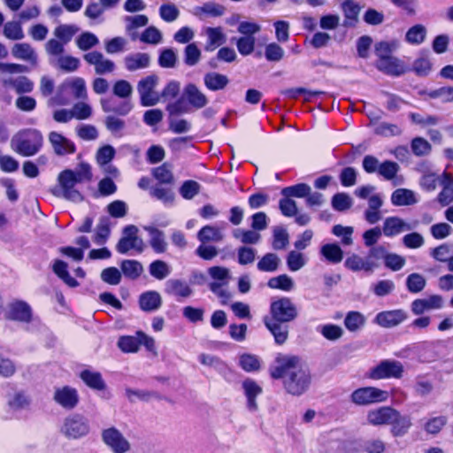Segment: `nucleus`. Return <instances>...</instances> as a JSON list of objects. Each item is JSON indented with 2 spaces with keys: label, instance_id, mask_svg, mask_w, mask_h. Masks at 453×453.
Here are the masks:
<instances>
[{
  "label": "nucleus",
  "instance_id": "1",
  "mask_svg": "<svg viewBox=\"0 0 453 453\" xmlns=\"http://www.w3.org/2000/svg\"><path fill=\"white\" fill-rule=\"evenodd\" d=\"M274 380H281L287 393L300 396L311 383V375L301 357L295 355L278 354L269 369Z\"/></svg>",
  "mask_w": 453,
  "mask_h": 453
},
{
  "label": "nucleus",
  "instance_id": "2",
  "mask_svg": "<svg viewBox=\"0 0 453 453\" xmlns=\"http://www.w3.org/2000/svg\"><path fill=\"white\" fill-rule=\"evenodd\" d=\"M11 145L18 154L23 157H32L42 150L43 135L36 128H23L12 136Z\"/></svg>",
  "mask_w": 453,
  "mask_h": 453
},
{
  "label": "nucleus",
  "instance_id": "3",
  "mask_svg": "<svg viewBox=\"0 0 453 453\" xmlns=\"http://www.w3.org/2000/svg\"><path fill=\"white\" fill-rule=\"evenodd\" d=\"M58 180L59 187L53 190L55 196L75 203L83 200V196L75 188L79 182L75 180L73 170L65 169L62 171L58 177Z\"/></svg>",
  "mask_w": 453,
  "mask_h": 453
},
{
  "label": "nucleus",
  "instance_id": "4",
  "mask_svg": "<svg viewBox=\"0 0 453 453\" xmlns=\"http://www.w3.org/2000/svg\"><path fill=\"white\" fill-rule=\"evenodd\" d=\"M269 319L281 322H291L298 317L296 305L289 297H280L273 301L270 304Z\"/></svg>",
  "mask_w": 453,
  "mask_h": 453
},
{
  "label": "nucleus",
  "instance_id": "5",
  "mask_svg": "<svg viewBox=\"0 0 453 453\" xmlns=\"http://www.w3.org/2000/svg\"><path fill=\"white\" fill-rule=\"evenodd\" d=\"M139 229L134 225L126 226L122 229V236L116 244V250L119 254H127L129 250H134L138 253L143 252L145 243L138 235Z\"/></svg>",
  "mask_w": 453,
  "mask_h": 453
},
{
  "label": "nucleus",
  "instance_id": "6",
  "mask_svg": "<svg viewBox=\"0 0 453 453\" xmlns=\"http://www.w3.org/2000/svg\"><path fill=\"white\" fill-rule=\"evenodd\" d=\"M89 430L88 418L77 413L66 417L61 428V432L69 439H79L86 436Z\"/></svg>",
  "mask_w": 453,
  "mask_h": 453
},
{
  "label": "nucleus",
  "instance_id": "7",
  "mask_svg": "<svg viewBox=\"0 0 453 453\" xmlns=\"http://www.w3.org/2000/svg\"><path fill=\"white\" fill-rule=\"evenodd\" d=\"M101 437L112 453H127L131 449V443L115 426L104 429Z\"/></svg>",
  "mask_w": 453,
  "mask_h": 453
},
{
  "label": "nucleus",
  "instance_id": "8",
  "mask_svg": "<svg viewBox=\"0 0 453 453\" xmlns=\"http://www.w3.org/2000/svg\"><path fill=\"white\" fill-rule=\"evenodd\" d=\"M158 78L156 75H150L141 80L137 85V90L142 106H154L160 101V96L154 91Z\"/></svg>",
  "mask_w": 453,
  "mask_h": 453
},
{
  "label": "nucleus",
  "instance_id": "9",
  "mask_svg": "<svg viewBox=\"0 0 453 453\" xmlns=\"http://www.w3.org/2000/svg\"><path fill=\"white\" fill-rule=\"evenodd\" d=\"M388 393L377 388L365 387L353 391L351 401L357 405H368L387 400Z\"/></svg>",
  "mask_w": 453,
  "mask_h": 453
},
{
  "label": "nucleus",
  "instance_id": "10",
  "mask_svg": "<svg viewBox=\"0 0 453 453\" xmlns=\"http://www.w3.org/2000/svg\"><path fill=\"white\" fill-rule=\"evenodd\" d=\"M403 366L399 361L384 360L370 372V378L380 380L384 378H401Z\"/></svg>",
  "mask_w": 453,
  "mask_h": 453
},
{
  "label": "nucleus",
  "instance_id": "11",
  "mask_svg": "<svg viewBox=\"0 0 453 453\" xmlns=\"http://www.w3.org/2000/svg\"><path fill=\"white\" fill-rule=\"evenodd\" d=\"M408 318L407 312L403 309L384 311L379 312L374 318V323L384 328L399 326Z\"/></svg>",
  "mask_w": 453,
  "mask_h": 453
},
{
  "label": "nucleus",
  "instance_id": "12",
  "mask_svg": "<svg viewBox=\"0 0 453 453\" xmlns=\"http://www.w3.org/2000/svg\"><path fill=\"white\" fill-rule=\"evenodd\" d=\"M374 65L379 71L390 76H400L410 71V67L400 58H377Z\"/></svg>",
  "mask_w": 453,
  "mask_h": 453
},
{
  "label": "nucleus",
  "instance_id": "13",
  "mask_svg": "<svg viewBox=\"0 0 453 453\" xmlns=\"http://www.w3.org/2000/svg\"><path fill=\"white\" fill-rule=\"evenodd\" d=\"M444 300L440 295H432L427 298L415 299L411 304V310L415 315H422L426 311L443 307Z\"/></svg>",
  "mask_w": 453,
  "mask_h": 453
},
{
  "label": "nucleus",
  "instance_id": "14",
  "mask_svg": "<svg viewBox=\"0 0 453 453\" xmlns=\"http://www.w3.org/2000/svg\"><path fill=\"white\" fill-rule=\"evenodd\" d=\"M264 324L270 333L273 335L276 344L282 345L288 338L289 326L288 322H281L268 316L264 317Z\"/></svg>",
  "mask_w": 453,
  "mask_h": 453
},
{
  "label": "nucleus",
  "instance_id": "15",
  "mask_svg": "<svg viewBox=\"0 0 453 453\" xmlns=\"http://www.w3.org/2000/svg\"><path fill=\"white\" fill-rule=\"evenodd\" d=\"M53 399L57 403L66 410L73 409L79 403L77 390L69 386L57 388Z\"/></svg>",
  "mask_w": 453,
  "mask_h": 453
},
{
  "label": "nucleus",
  "instance_id": "16",
  "mask_svg": "<svg viewBox=\"0 0 453 453\" xmlns=\"http://www.w3.org/2000/svg\"><path fill=\"white\" fill-rule=\"evenodd\" d=\"M49 142L58 156L73 154L76 151L75 144L58 132L52 131L49 134Z\"/></svg>",
  "mask_w": 453,
  "mask_h": 453
},
{
  "label": "nucleus",
  "instance_id": "17",
  "mask_svg": "<svg viewBox=\"0 0 453 453\" xmlns=\"http://www.w3.org/2000/svg\"><path fill=\"white\" fill-rule=\"evenodd\" d=\"M101 106L104 112H113L120 116L127 115L133 109L129 99L120 101L112 96L102 98Z\"/></svg>",
  "mask_w": 453,
  "mask_h": 453
},
{
  "label": "nucleus",
  "instance_id": "18",
  "mask_svg": "<svg viewBox=\"0 0 453 453\" xmlns=\"http://www.w3.org/2000/svg\"><path fill=\"white\" fill-rule=\"evenodd\" d=\"M7 318L12 320L29 323L32 320V309L25 301H15L9 305Z\"/></svg>",
  "mask_w": 453,
  "mask_h": 453
},
{
  "label": "nucleus",
  "instance_id": "19",
  "mask_svg": "<svg viewBox=\"0 0 453 453\" xmlns=\"http://www.w3.org/2000/svg\"><path fill=\"white\" fill-rule=\"evenodd\" d=\"M395 409L389 406H383L371 410L367 414V420L374 426L389 425L395 415Z\"/></svg>",
  "mask_w": 453,
  "mask_h": 453
},
{
  "label": "nucleus",
  "instance_id": "20",
  "mask_svg": "<svg viewBox=\"0 0 453 453\" xmlns=\"http://www.w3.org/2000/svg\"><path fill=\"white\" fill-rule=\"evenodd\" d=\"M411 226L399 217L392 216L384 220L382 234L387 237L395 236L404 231L411 230Z\"/></svg>",
  "mask_w": 453,
  "mask_h": 453
},
{
  "label": "nucleus",
  "instance_id": "21",
  "mask_svg": "<svg viewBox=\"0 0 453 453\" xmlns=\"http://www.w3.org/2000/svg\"><path fill=\"white\" fill-rule=\"evenodd\" d=\"M444 346L445 342L441 340L423 342L419 347V359L426 363L437 360L441 357L439 349Z\"/></svg>",
  "mask_w": 453,
  "mask_h": 453
},
{
  "label": "nucleus",
  "instance_id": "22",
  "mask_svg": "<svg viewBox=\"0 0 453 453\" xmlns=\"http://www.w3.org/2000/svg\"><path fill=\"white\" fill-rule=\"evenodd\" d=\"M165 292L170 296L188 298L192 296L193 289L183 280L169 279L165 283Z\"/></svg>",
  "mask_w": 453,
  "mask_h": 453
},
{
  "label": "nucleus",
  "instance_id": "23",
  "mask_svg": "<svg viewBox=\"0 0 453 453\" xmlns=\"http://www.w3.org/2000/svg\"><path fill=\"white\" fill-rule=\"evenodd\" d=\"M242 388L247 398V408L250 411H256L258 408L256 397L262 394V388L255 380L249 378L242 381Z\"/></svg>",
  "mask_w": 453,
  "mask_h": 453
},
{
  "label": "nucleus",
  "instance_id": "24",
  "mask_svg": "<svg viewBox=\"0 0 453 453\" xmlns=\"http://www.w3.org/2000/svg\"><path fill=\"white\" fill-rule=\"evenodd\" d=\"M144 230L148 232L150 235V246L157 254H161L167 250V242L165 240V233L152 226H145Z\"/></svg>",
  "mask_w": 453,
  "mask_h": 453
},
{
  "label": "nucleus",
  "instance_id": "25",
  "mask_svg": "<svg viewBox=\"0 0 453 453\" xmlns=\"http://www.w3.org/2000/svg\"><path fill=\"white\" fill-rule=\"evenodd\" d=\"M162 305V298L158 292L150 290L139 296V307L142 311L151 312L158 310Z\"/></svg>",
  "mask_w": 453,
  "mask_h": 453
},
{
  "label": "nucleus",
  "instance_id": "26",
  "mask_svg": "<svg viewBox=\"0 0 453 453\" xmlns=\"http://www.w3.org/2000/svg\"><path fill=\"white\" fill-rule=\"evenodd\" d=\"M204 34L207 36V42L204 45V50L207 52H211L215 50L217 48H219L226 42V35L223 33V29L221 27H206L204 29Z\"/></svg>",
  "mask_w": 453,
  "mask_h": 453
},
{
  "label": "nucleus",
  "instance_id": "27",
  "mask_svg": "<svg viewBox=\"0 0 453 453\" xmlns=\"http://www.w3.org/2000/svg\"><path fill=\"white\" fill-rule=\"evenodd\" d=\"M126 33L133 41L138 40V28L145 27L149 23V18L144 14L127 16L125 18Z\"/></svg>",
  "mask_w": 453,
  "mask_h": 453
},
{
  "label": "nucleus",
  "instance_id": "28",
  "mask_svg": "<svg viewBox=\"0 0 453 453\" xmlns=\"http://www.w3.org/2000/svg\"><path fill=\"white\" fill-rule=\"evenodd\" d=\"M342 10L345 17L342 26L345 27H354L358 20L359 4L354 0H346L342 4Z\"/></svg>",
  "mask_w": 453,
  "mask_h": 453
},
{
  "label": "nucleus",
  "instance_id": "29",
  "mask_svg": "<svg viewBox=\"0 0 453 453\" xmlns=\"http://www.w3.org/2000/svg\"><path fill=\"white\" fill-rule=\"evenodd\" d=\"M389 425L392 426L391 434L393 436L402 437L408 433L412 423L409 416H403L398 411H395V415H394Z\"/></svg>",
  "mask_w": 453,
  "mask_h": 453
},
{
  "label": "nucleus",
  "instance_id": "30",
  "mask_svg": "<svg viewBox=\"0 0 453 453\" xmlns=\"http://www.w3.org/2000/svg\"><path fill=\"white\" fill-rule=\"evenodd\" d=\"M344 265L350 271L358 272L365 271L366 273H372L374 269H376V265L372 264L367 259L362 258L360 256L357 254H352L348 257L344 262Z\"/></svg>",
  "mask_w": 453,
  "mask_h": 453
},
{
  "label": "nucleus",
  "instance_id": "31",
  "mask_svg": "<svg viewBox=\"0 0 453 453\" xmlns=\"http://www.w3.org/2000/svg\"><path fill=\"white\" fill-rule=\"evenodd\" d=\"M184 96L192 106L200 109L208 103L207 97L203 94L195 84H188L184 88Z\"/></svg>",
  "mask_w": 453,
  "mask_h": 453
},
{
  "label": "nucleus",
  "instance_id": "32",
  "mask_svg": "<svg viewBox=\"0 0 453 453\" xmlns=\"http://www.w3.org/2000/svg\"><path fill=\"white\" fill-rule=\"evenodd\" d=\"M80 378L88 388L94 390L101 391L106 388V384L99 372L86 369L81 372Z\"/></svg>",
  "mask_w": 453,
  "mask_h": 453
},
{
  "label": "nucleus",
  "instance_id": "33",
  "mask_svg": "<svg viewBox=\"0 0 453 453\" xmlns=\"http://www.w3.org/2000/svg\"><path fill=\"white\" fill-rule=\"evenodd\" d=\"M391 203L395 206H408L418 203L415 193L407 188H397L391 195Z\"/></svg>",
  "mask_w": 453,
  "mask_h": 453
},
{
  "label": "nucleus",
  "instance_id": "34",
  "mask_svg": "<svg viewBox=\"0 0 453 453\" xmlns=\"http://www.w3.org/2000/svg\"><path fill=\"white\" fill-rule=\"evenodd\" d=\"M225 12L226 8L222 4L214 2H207L202 6H196L192 13L199 18H202L203 15L210 17H220L224 15Z\"/></svg>",
  "mask_w": 453,
  "mask_h": 453
},
{
  "label": "nucleus",
  "instance_id": "35",
  "mask_svg": "<svg viewBox=\"0 0 453 453\" xmlns=\"http://www.w3.org/2000/svg\"><path fill=\"white\" fill-rule=\"evenodd\" d=\"M281 260L276 253L269 252L265 254L257 264V268L260 272L273 273L276 272Z\"/></svg>",
  "mask_w": 453,
  "mask_h": 453
},
{
  "label": "nucleus",
  "instance_id": "36",
  "mask_svg": "<svg viewBox=\"0 0 453 453\" xmlns=\"http://www.w3.org/2000/svg\"><path fill=\"white\" fill-rule=\"evenodd\" d=\"M124 276L130 280L138 279L143 272L142 265L137 260L125 259L120 265Z\"/></svg>",
  "mask_w": 453,
  "mask_h": 453
},
{
  "label": "nucleus",
  "instance_id": "37",
  "mask_svg": "<svg viewBox=\"0 0 453 453\" xmlns=\"http://www.w3.org/2000/svg\"><path fill=\"white\" fill-rule=\"evenodd\" d=\"M229 82L226 75L218 73H208L204 75V84L210 90L223 89Z\"/></svg>",
  "mask_w": 453,
  "mask_h": 453
},
{
  "label": "nucleus",
  "instance_id": "38",
  "mask_svg": "<svg viewBox=\"0 0 453 453\" xmlns=\"http://www.w3.org/2000/svg\"><path fill=\"white\" fill-rule=\"evenodd\" d=\"M320 253L332 264H338L343 258V251L336 243H326L323 245L320 249Z\"/></svg>",
  "mask_w": 453,
  "mask_h": 453
},
{
  "label": "nucleus",
  "instance_id": "39",
  "mask_svg": "<svg viewBox=\"0 0 453 453\" xmlns=\"http://www.w3.org/2000/svg\"><path fill=\"white\" fill-rule=\"evenodd\" d=\"M289 244V234L283 226H275L273 230L272 247L274 250H285Z\"/></svg>",
  "mask_w": 453,
  "mask_h": 453
},
{
  "label": "nucleus",
  "instance_id": "40",
  "mask_svg": "<svg viewBox=\"0 0 453 453\" xmlns=\"http://www.w3.org/2000/svg\"><path fill=\"white\" fill-rule=\"evenodd\" d=\"M223 234L219 228L213 226H204L197 234V238L202 243L209 242H220L223 240Z\"/></svg>",
  "mask_w": 453,
  "mask_h": 453
},
{
  "label": "nucleus",
  "instance_id": "41",
  "mask_svg": "<svg viewBox=\"0 0 453 453\" xmlns=\"http://www.w3.org/2000/svg\"><path fill=\"white\" fill-rule=\"evenodd\" d=\"M233 236L241 241L243 246L254 245L260 242L261 234L253 229L243 230L237 228L233 232Z\"/></svg>",
  "mask_w": 453,
  "mask_h": 453
},
{
  "label": "nucleus",
  "instance_id": "42",
  "mask_svg": "<svg viewBox=\"0 0 453 453\" xmlns=\"http://www.w3.org/2000/svg\"><path fill=\"white\" fill-rule=\"evenodd\" d=\"M152 175L160 184H174V176L172 173L170 165L167 163H164L160 166L154 168L152 170Z\"/></svg>",
  "mask_w": 453,
  "mask_h": 453
},
{
  "label": "nucleus",
  "instance_id": "43",
  "mask_svg": "<svg viewBox=\"0 0 453 453\" xmlns=\"http://www.w3.org/2000/svg\"><path fill=\"white\" fill-rule=\"evenodd\" d=\"M365 324V317L359 311H349L344 319V326L350 332H356Z\"/></svg>",
  "mask_w": 453,
  "mask_h": 453
},
{
  "label": "nucleus",
  "instance_id": "44",
  "mask_svg": "<svg viewBox=\"0 0 453 453\" xmlns=\"http://www.w3.org/2000/svg\"><path fill=\"white\" fill-rule=\"evenodd\" d=\"M267 286L270 288L280 289L288 292L295 288V282L288 275L280 274L277 277L271 278L267 282Z\"/></svg>",
  "mask_w": 453,
  "mask_h": 453
},
{
  "label": "nucleus",
  "instance_id": "45",
  "mask_svg": "<svg viewBox=\"0 0 453 453\" xmlns=\"http://www.w3.org/2000/svg\"><path fill=\"white\" fill-rule=\"evenodd\" d=\"M150 274L159 280L165 279L171 273V267L163 260H155L149 265Z\"/></svg>",
  "mask_w": 453,
  "mask_h": 453
},
{
  "label": "nucleus",
  "instance_id": "46",
  "mask_svg": "<svg viewBox=\"0 0 453 453\" xmlns=\"http://www.w3.org/2000/svg\"><path fill=\"white\" fill-rule=\"evenodd\" d=\"M400 42L392 39L388 41H380L375 43L374 52L377 57H390V54L396 51Z\"/></svg>",
  "mask_w": 453,
  "mask_h": 453
},
{
  "label": "nucleus",
  "instance_id": "47",
  "mask_svg": "<svg viewBox=\"0 0 453 453\" xmlns=\"http://www.w3.org/2000/svg\"><path fill=\"white\" fill-rule=\"evenodd\" d=\"M150 194L152 197L163 202L165 204H173L175 199V195L171 188L161 186L151 187Z\"/></svg>",
  "mask_w": 453,
  "mask_h": 453
},
{
  "label": "nucleus",
  "instance_id": "48",
  "mask_svg": "<svg viewBox=\"0 0 453 453\" xmlns=\"http://www.w3.org/2000/svg\"><path fill=\"white\" fill-rule=\"evenodd\" d=\"M111 234L110 220L106 217H102L96 226V234L94 236V242L97 245H103L106 242Z\"/></svg>",
  "mask_w": 453,
  "mask_h": 453
},
{
  "label": "nucleus",
  "instance_id": "49",
  "mask_svg": "<svg viewBox=\"0 0 453 453\" xmlns=\"http://www.w3.org/2000/svg\"><path fill=\"white\" fill-rule=\"evenodd\" d=\"M138 39L144 43L157 45L163 40L162 33L154 26L147 27L141 35L139 34Z\"/></svg>",
  "mask_w": 453,
  "mask_h": 453
},
{
  "label": "nucleus",
  "instance_id": "50",
  "mask_svg": "<svg viewBox=\"0 0 453 453\" xmlns=\"http://www.w3.org/2000/svg\"><path fill=\"white\" fill-rule=\"evenodd\" d=\"M141 346L140 338L137 335L135 336H130V335H125L119 337L118 341V347L126 353H134L139 350V348Z\"/></svg>",
  "mask_w": 453,
  "mask_h": 453
},
{
  "label": "nucleus",
  "instance_id": "51",
  "mask_svg": "<svg viewBox=\"0 0 453 453\" xmlns=\"http://www.w3.org/2000/svg\"><path fill=\"white\" fill-rule=\"evenodd\" d=\"M426 285L425 277L419 273H413L406 278V288L410 293H419L425 288Z\"/></svg>",
  "mask_w": 453,
  "mask_h": 453
},
{
  "label": "nucleus",
  "instance_id": "52",
  "mask_svg": "<svg viewBox=\"0 0 453 453\" xmlns=\"http://www.w3.org/2000/svg\"><path fill=\"white\" fill-rule=\"evenodd\" d=\"M426 35V27L421 24H418L409 28L405 35V39L409 43L420 44L425 41Z\"/></svg>",
  "mask_w": 453,
  "mask_h": 453
},
{
  "label": "nucleus",
  "instance_id": "53",
  "mask_svg": "<svg viewBox=\"0 0 453 453\" xmlns=\"http://www.w3.org/2000/svg\"><path fill=\"white\" fill-rule=\"evenodd\" d=\"M190 110L189 104L183 95L178 98L175 102L170 103L166 105V111L170 117H175L183 113L188 112Z\"/></svg>",
  "mask_w": 453,
  "mask_h": 453
},
{
  "label": "nucleus",
  "instance_id": "54",
  "mask_svg": "<svg viewBox=\"0 0 453 453\" xmlns=\"http://www.w3.org/2000/svg\"><path fill=\"white\" fill-rule=\"evenodd\" d=\"M98 43L99 39L91 32H83L76 38V45L83 51L89 50Z\"/></svg>",
  "mask_w": 453,
  "mask_h": 453
},
{
  "label": "nucleus",
  "instance_id": "55",
  "mask_svg": "<svg viewBox=\"0 0 453 453\" xmlns=\"http://www.w3.org/2000/svg\"><path fill=\"white\" fill-rule=\"evenodd\" d=\"M89 65L95 66L97 74L103 75L113 72L115 64L107 58H85Z\"/></svg>",
  "mask_w": 453,
  "mask_h": 453
},
{
  "label": "nucleus",
  "instance_id": "56",
  "mask_svg": "<svg viewBox=\"0 0 453 453\" xmlns=\"http://www.w3.org/2000/svg\"><path fill=\"white\" fill-rule=\"evenodd\" d=\"M311 192V187L305 183L284 188L281 194L286 197H306Z\"/></svg>",
  "mask_w": 453,
  "mask_h": 453
},
{
  "label": "nucleus",
  "instance_id": "57",
  "mask_svg": "<svg viewBox=\"0 0 453 453\" xmlns=\"http://www.w3.org/2000/svg\"><path fill=\"white\" fill-rule=\"evenodd\" d=\"M400 170L397 163L390 160H385L380 163L378 173L387 180H392Z\"/></svg>",
  "mask_w": 453,
  "mask_h": 453
},
{
  "label": "nucleus",
  "instance_id": "58",
  "mask_svg": "<svg viewBox=\"0 0 453 453\" xmlns=\"http://www.w3.org/2000/svg\"><path fill=\"white\" fill-rule=\"evenodd\" d=\"M317 330L329 341H337L343 335V330L340 326L326 324L320 326Z\"/></svg>",
  "mask_w": 453,
  "mask_h": 453
},
{
  "label": "nucleus",
  "instance_id": "59",
  "mask_svg": "<svg viewBox=\"0 0 453 453\" xmlns=\"http://www.w3.org/2000/svg\"><path fill=\"white\" fill-rule=\"evenodd\" d=\"M4 35L5 37L11 40H21L25 35L21 27L20 22L9 21L4 26Z\"/></svg>",
  "mask_w": 453,
  "mask_h": 453
},
{
  "label": "nucleus",
  "instance_id": "60",
  "mask_svg": "<svg viewBox=\"0 0 453 453\" xmlns=\"http://www.w3.org/2000/svg\"><path fill=\"white\" fill-rule=\"evenodd\" d=\"M411 149L415 156L424 157L431 152L432 146L425 138L415 137L411 142Z\"/></svg>",
  "mask_w": 453,
  "mask_h": 453
},
{
  "label": "nucleus",
  "instance_id": "61",
  "mask_svg": "<svg viewBox=\"0 0 453 453\" xmlns=\"http://www.w3.org/2000/svg\"><path fill=\"white\" fill-rule=\"evenodd\" d=\"M353 204V200L347 193H337L332 197V207L337 211H345Z\"/></svg>",
  "mask_w": 453,
  "mask_h": 453
},
{
  "label": "nucleus",
  "instance_id": "62",
  "mask_svg": "<svg viewBox=\"0 0 453 453\" xmlns=\"http://www.w3.org/2000/svg\"><path fill=\"white\" fill-rule=\"evenodd\" d=\"M388 250L383 245H376L372 247L366 256L367 261L376 265V268L380 267V261L385 262Z\"/></svg>",
  "mask_w": 453,
  "mask_h": 453
},
{
  "label": "nucleus",
  "instance_id": "63",
  "mask_svg": "<svg viewBox=\"0 0 453 453\" xmlns=\"http://www.w3.org/2000/svg\"><path fill=\"white\" fill-rule=\"evenodd\" d=\"M201 189L200 184L192 180H185L180 188V196L187 200L193 199Z\"/></svg>",
  "mask_w": 453,
  "mask_h": 453
},
{
  "label": "nucleus",
  "instance_id": "64",
  "mask_svg": "<svg viewBox=\"0 0 453 453\" xmlns=\"http://www.w3.org/2000/svg\"><path fill=\"white\" fill-rule=\"evenodd\" d=\"M159 16L165 22H173L180 16V11L174 4H164L159 7Z\"/></svg>",
  "mask_w": 453,
  "mask_h": 453
}]
</instances>
